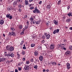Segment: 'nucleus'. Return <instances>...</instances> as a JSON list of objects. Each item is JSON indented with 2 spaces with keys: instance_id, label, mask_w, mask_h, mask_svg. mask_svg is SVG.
I'll list each match as a JSON object with an SVG mask.
<instances>
[{
  "instance_id": "f257e3e1",
  "label": "nucleus",
  "mask_w": 72,
  "mask_h": 72,
  "mask_svg": "<svg viewBox=\"0 0 72 72\" xmlns=\"http://www.w3.org/2000/svg\"><path fill=\"white\" fill-rule=\"evenodd\" d=\"M6 49L9 51H13L14 50V47L12 46H7L6 47Z\"/></svg>"
},
{
  "instance_id": "f03ea898",
  "label": "nucleus",
  "mask_w": 72,
  "mask_h": 72,
  "mask_svg": "<svg viewBox=\"0 0 72 72\" xmlns=\"http://www.w3.org/2000/svg\"><path fill=\"white\" fill-rule=\"evenodd\" d=\"M6 18H9V19H12V16L10 15V14H7L6 15Z\"/></svg>"
},
{
  "instance_id": "7ed1b4c3",
  "label": "nucleus",
  "mask_w": 72,
  "mask_h": 72,
  "mask_svg": "<svg viewBox=\"0 0 72 72\" xmlns=\"http://www.w3.org/2000/svg\"><path fill=\"white\" fill-rule=\"evenodd\" d=\"M59 29H57V30H55L53 31V34H55L56 33H59Z\"/></svg>"
},
{
  "instance_id": "20e7f679",
  "label": "nucleus",
  "mask_w": 72,
  "mask_h": 72,
  "mask_svg": "<svg viewBox=\"0 0 72 72\" xmlns=\"http://www.w3.org/2000/svg\"><path fill=\"white\" fill-rule=\"evenodd\" d=\"M30 69V66L28 65H26L24 67L25 70H28Z\"/></svg>"
},
{
  "instance_id": "39448f33",
  "label": "nucleus",
  "mask_w": 72,
  "mask_h": 72,
  "mask_svg": "<svg viewBox=\"0 0 72 72\" xmlns=\"http://www.w3.org/2000/svg\"><path fill=\"white\" fill-rule=\"evenodd\" d=\"M9 35H10V36H15V33L13 32H9Z\"/></svg>"
},
{
  "instance_id": "423d86ee",
  "label": "nucleus",
  "mask_w": 72,
  "mask_h": 72,
  "mask_svg": "<svg viewBox=\"0 0 72 72\" xmlns=\"http://www.w3.org/2000/svg\"><path fill=\"white\" fill-rule=\"evenodd\" d=\"M71 54V52L69 51H68L65 53V54L66 55H69Z\"/></svg>"
},
{
  "instance_id": "0eeeda50",
  "label": "nucleus",
  "mask_w": 72,
  "mask_h": 72,
  "mask_svg": "<svg viewBox=\"0 0 72 72\" xmlns=\"http://www.w3.org/2000/svg\"><path fill=\"white\" fill-rule=\"evenodd\" d=\"M66 65L67 66V69H69L70 68V67H69V66H70V64L69 63H67Z\"/></svg>"
},
{
  "instance_id": "6e6552de",
  "label": "nucleus",
  "mask_w": 72,
  "mask_h": 72,
  "mask_svg": "<svg viewBox=\"0 0 72 72\" xmlns=\"http://www.w3.org/2000/svg\"><path fill=\"white\" fill-rule=\"evenodd\" d=\"M5 60V58H0V63L2 62H4Z\"/></svg>"
},
{
  "instance_id": "1a4fd4ad",
  "label": "nucleus",
  "mask_w": 72,
  "mask_h": 72,
  "mask_svg": "<svg viewBox=\"0 0 72 72\" xmlns=\"http://www.w3.org/2000/svg\"><path fill=\"white\" fill-rule=\"evenodd\" d=\"M39 59L40 61H42L43 60V56H40L39 57Z\"/></svg>"
},
{
  "instance_id": "9d476101",
  "label": "nucleus",
  "mask_w": 72,
  "mask_h": 72,
  "mask_svg": "<svg viewBox=\"0 0 72 72\" xmlns=\"http://www.w3.org/2000/svg\"><path fill=\"white\" fill-rule=\"evenodd\" d=\"M46 37L47 39H49L50 37V35L49 34H48L46 35Z\"/></svg>"
},
{
  "instance_id": "9b49d317",
  "label": "nucleus",
  "mask_w": 72,
  "mask_h": 72,
  "mask_svg": "<svg viewBox=\"0 0 72 72\" xmlns=\"http://www.w3.org/2000/svg\"><path fill=\"white\" fill-rule=\"evenodd\" d=\"M4 23V20H1L0 21V24H3Z\"/></svg>"
},
{
  "instance_id": "f8f14e48",
  "label": "nucleus",
  "mask_w": 72,
  "mask_h": 72,
  "mask_svg": "<svg viewBox=\"0 0 72 72\" xmlns=\"http://www.w3.org/2000/svg\"><path fill=\"white\" fill-rule=\"evenodd\" d=\"M18 7L19 8H21L22 7V8H24V6L22 5L21 4H20L18 5Z\"/></svg>"
},
{
  "instance_id": "ddd939ff",
  "label": "nucleus",
  "mask_w": 72,
  "mask_h": 72,
  "mask_svg": "<svg viewBox=\"0 0 72 72\" xmlns=\"http://www.w3.org/2000/svg\"><path fill=\"white\" fill-rule=\"evenodd\" d=\"M53 22L55 24H56V25H57L58 24V21L55 20Z\"/></svg>"
},
{
  "instance_id": "4468645a",
  "label": "nucleus",
  "mask_w": 72,
  "mask_h": 72,
  "mask_svg": "<svg viewBox=\"0 0 72 72\" xmlns=\"http://www.w3.org/2000/svg\"><path fill=\"white\" fill-rule=\"evenodd\" d=\"M28 2H29L28 1L26 0H25V4L26 5H28Z\"/></svg>"
},
{
  "instance_id": "2eb2a0df",
  "label": "nucleus",
  "mask_w": 72,
  "mask_h": 72,
  "mask_svg": "<svg viewBox=\"0 0 72 72\" xmlns=\"http://www.w3.org/2000/svg\"><path fill=\"white\" fill-rule=\"evenodd\" d=\"M53 48H54V45H51L50 46V49H53Z\"/></svg>"
},
{
  "instance_id": "dca6fc26",
  "label": "nucleus",
  "mask_w": 72,
  "mask_h": 72,
  "mask_svg": "<svg viewBox=\"0 0 72 72\" xmlns=\"http://www.w3.org/2000/svg\"><path fill=\"white\" fill-rule=\"evenodd\" d=\"M39 54V53L37 52V51H36L34 52V55L35 56H37V55Z\"/></svg>"
},
{
  "instance_id": "f3484780",
  "label": "nucleus",
  "mask_w": 72,
  "mask_h": 72,
  "mask_svg": "<svg viewBox=\"0 0 72 72\" xmlns=\"http://www.w3.org/2000/svg\"><path fill=\"white\" fill-rule=\"evenodd\" d=\"M24 30H25V29L24 28H23L22 31L21 32V33H20L21 35H23V34H24Z\"/></svg>"
},
{
  "instance_id": "a211bd4d",
  "label": "nucleus",
  "mask_w": 72,
  "mask_h": 72,
  "mask_svg": "<svg viewBox=\"0 0 72 72\" xmlns=\"http://www.w3.org/2000/svg\"><path fill=\"white\" fill-rule=\"evenodd\" d=\"M67 15L69 16V17H70V16L72 17V13L71 12L69 13Z\"/></svg>"
},
{
  "instance_id": "6ab92c4d",
  "label": "nucleus",
  "mask_w": 72,
  "mask_h": 72,
  "mask_svg": "<svg viewBox=\"0 0 72 72\" xmlns=\"http://www.w3.org/2000/svg\"><path fill=\"white\" fill-rule=\"evenodd\" d=\"M51 63L52 66H54V65H56V64H57V63L55 62H52Z\"/></svg>"
},
{
  "instance_id": "aec40b11",
  "label": "nucleus",
  "mask_w": 72,
  "mask_h": 72,
  "mask_svg": "<svg viewBox=\"0 0 72 72\" xmlns=\"http://www.w3.org/2000/svg\"><path fill=\"white\" fill-rule=\"evenodd\" d=\"M17 2L16 1H15L14 2L13 5L14 6V5H17Z\"/></svg>"
},
{
  "instance_id": "412c9836",
  "label": "nucleus",
  "mask_w": 72,
  "mask_h": 72,
  "mask_svg": "<svg viewBox=\"0 0 72 72\" xmlns=\"http://www.w3.org/2000/svg\"><path fill=\"white\" fill-rule=\"evenodd\" d=\"M37 67H38L37 65H36L34 66V68H35V69H37Z\"/></svg>"
},
{
  "instance_id": "4be33fe9",
  "label": "nucleus",
  "mask_w": 72,
  "mask_h": 72,
  "mask_svg": "<svg viewBox=\"0 0 72 72\" xmlns=\"http://www.w3.org/2000/svg\"><path fill=\"white\" fill-rule=\"evenodd\" d=\"M12 10V8H7V10L8 11H11Z\"/></svg>"
},
{
  "instance_id": "5701e85b",
  "label": "nucleus",
  "mask_w": 72,
  "mask_h": 72,
  "mask_svg": "<svg viewBox=\"0 0 72 72\" xmlns=\"http://www.w3.org/2000/svg\"><path fill=\"white\" fill-rule=\"evenodd\" d=\"M67 22H69L71 21V19L70 18H69L68 19L66 20Z\"/></svg>"
},
{
  "instance_id": "b1692460",
  "label": "nucleus",
  "mask_w": 72,
  "mask_h": 72,
  "mask_svg": "<svg viewBox=\"0 0 72 72\" xmlns=\"http://www.w3.org/2000/svg\"><path fill=\"white\" fill-rule=\"evenodd\" d=\"M14 55L13 53H11V54H10V56L11 57H14Z\"/></svg>"
},
{
  "instance_id": "393cba45",
  "label": "nucleus",
  "mask_w": 72,
  "mask_h": 72,
  "mask_svg": "<svg viewBox=\"0 0 72 72\" xmlns=\"http://www.w3.org/2000/svg\"><path fill=\"white\" fill-rule=\"evenodd\" d=\"M46 8L50 9V5H47L46 7Z\"/></svg>"
},
{
  "instance_id": "a878e982",
  "label": "nucleus",
  "mask_w": 72,
  "mask_h": 72,
  "mask_svg": "<svg viewBox=\"0 0 72 72\" xmlns=\"http://www.w3.org/2000/svg\"><path fill=\"white\" fill-rule=\"evenodd\" d=\"M35 46V44H32L31 45V46L32 48H33V47H34V46Z\"/></svg>"
},
{
  "instance_id": "bb28decb",
  "label": "nucleus",
  "mask_w": 72,
  "mask_h": 72,
  "mask_svg": "<svg viewBox=\"0 0 72 72\" xmlns=\"http://www.w3.org/2000/svg\"><path fill=\"white\" fill-rule=\"evenodd\" d=\"M36 12L37 13H40V11L39 10H36Z\"/></svg>"
},
{
  "instance_id": "cd10ccee",
  "label": "nucleus",
  "mask_w": 72,
  "mask_h": 72,
  "mask_svg": "<svg viewBox=\"0 0 72 72\" xmlns=\"http://www.w3.org/2000/svg\"><path fill=\"white\" fill-rule=\"evenodd\" d=\"M10 30H11V31L12 32L14 31L15 30L14 28H11Z\"/></svg>"
},
{
  "instance_id": "c85d7f7f",
  "label": "nucleus",
  "mask_w": 72,
  "mask_h": 72,
  "mask_svg": "<svg viewBox=\"0 0 72 72\" xmlns=\"http://www.w3.org/2000/svg\"><path fill=\"white\" fill-rule=\"evenodd\" d=\"M60 3H61V1L60 0L58 1L57 4L58 5H60Z\"/></svg>"
},
{
  "instance_id": "c756f323",
  "label": "nucleus",
  "mask_w": 72,
  "mask_h": 72,
  "mask_svg": "<svg viewBox=\"0 0 72 72\" xmlns=\"http://www.w3.org/2000/svg\"><path fill=\"white\" fill-rule=\"evenodd\" d=\"M40 23V22L39 21H37V22H36V24H39Z\"/></svg>"
},
{
  "instance_id": "7c9ffc66",
  "label": "nucleus",
  "mask_w": 72,
  "mask_h": 72,
  "mask_svg": "<svg viewBox=\"0 0 72 72\" xmlns=\"http://www.w3.org/2000/svg\"><path fill=\"white\" fill-rule=\"evenodd\" d=\"M21 54L22 55H24V54H25V52H24V51H22V52L21 53Z\"/></svg>"
},
{
  "instance_id": "2f4dec72",
  "label": "nucleus",
  "mask_w": 72,
  "mask_h": 72,
  "mask_svg": "<svg viewBox=\"0 0 72 72\" xmlns=\"http://www.w3.org/2000/svg\"><path fill=\"white\" fill-rule=\"evenodd\" d=\"M28 28V25H26L25 26V29H27V28Z\"/></svg>"
},
{
  "instance_id": "473e14b6",
  "label": "nucleus",
  "mask_w": 72,
  "mask_h": 72,
  "mask_svg": "<svg viewBox=\"0 0 72 72\" xmlns=\"http://www.w3.org/2000/svg\"><path fill=\"white\" fill-rule=\"evenodd\" d=\"M30 20L31 21H32L33 20V18L32 17H31L30 19Z\"/></svg>"
},
{
  "instance_id": "72a5a7b5",
  "label": "nucleus",
  "mask_w": 72,
  "mask_h": 72,
  "mask_svg": "<svg viewBox=\"0 0 72 72\" xmlns=\"http://www.w3.org/2000/svg\"><path fill=\"white\" fill-rule=\"evenodd\" d=\"M30 62H29V61H26V64H28Z\"/></svg>"
},
{
  "instance_id": "f704fd0d",
  "label": "nucleus",
  "mask_w": 72,
  "mask_h": 72,
  "mask_svg": "<svg viewBox=\"0 0 72 72\" xmlns=\"http://www.w3.org/2000/svg\"><path fill=\"white\" fill-rule=\"evenodd\" d=\"M19 28L20 29H22V26L21 25H20L19 26Z\"/></svg>"
},
{
  "instance_id": "c9c22d12",
  "label": "nucleus",
  "mask_w": 72,
  "mask_h": 72,
  "mask_svg": "<svg viewBox=\"0 0 72 72\" xmlns=\"http://www.w3.org/2000/svg\"><path fill=\"white\" fill-rule=\"evenodd\" d=\"M6 56L8 57H10V54H7L6 55Z\"/></svg>"
},
{
  "instance_id": "e433bc0d",
  "label": "nucleus",
  "mask_w": 72,
  "mask_h": 72,
  "mask_svg": "<svg viewBox=\"0 0 72 72\" xmlns=\"http://www.w3.org/2000/svg\"><path fill=\"white\" fill-rule=\"evenodd\" d=\"M17 1L19 3H22L23 1V0H17Z\"/></svg>"
},
{
  "instance_id": "4c0bfd02",
  "label": "nucleus",
  "mask_w": 72,
  "mask_h": 72,
  "mask_svg": "<svg viewBox=\"0 0 72 72\" xmlns=\"http://www.w3.org/2000/svg\"><path fill=\"white\" fill-rule=\"evenodd\" d=\"M42 38L43 39H45V36L44 35L42 36Z\"/></svg>"
},
{
  "instance_id": "58836bf2",
  "label": "nucleus",
  "mask_w": 72,
  "mask_h": 72,
  "mask_svg": "<svg viewBox=\"0 0 72 72\" xmlns=\"http://www.w3.org/2000/svg\"><path fill=\"white\" fill-rule=\"evenodd\" d=\"M24 42V41L23 40H22L21 41V45H22V44Z\"/></svg>"
},
{
  "instance_id": "ea45409f",
  "label": "nucleus",
  "mask_w": 72,
  "mask_h": 72,
  "mask_svg": "<svg viewBox=\"0 0 72 72\" xmlns=\"http://www.w3.org/2000/svg\"><path fill=\"white\" fill-rule=\"evenodd\" d=\"M58 48H62V46H60V44H58Z\"/></svg>"
},
{
  "instance_id": "a19ab883",
  "label": "nucleus",
  "mask_w": 72,
  "mask_h": 72,
  "mask_svg": "<svg viewBox=\"0 0 72 72\" xmlns=\"http://www.w3.org/2000/svg\"><path fill=\"white\" fill-rule=\"evenodd\" d=\"M34 9V7H33L32 6L30 8V10H32V9Z\"/></svg>"
},
{
  "instance_id": "79ce46f5",
  "label": "nucleus",
  "mask_w": 72,
  "mask_h": 72,
  "mask_svg": "<svg viewBox=\"0 0 72 72\" xmlns=\"http://www.w3.org/2000/svg\"><path fill=\"white\" fill-rule=\"evenodd\" d=\"M33 12L34 13H36V10H33Z\"/></svg>"
},
{
  "instance_id": "37998d69",
  "label": "nucleus",
  "mask_w": 72,
  "mask_h": 72,
  "mask_svg": "<svg viewBox=\"0 0 72 72\" xmlns=\"http://www.w3.org/2000/svg\"><path fill=\"white\" fill-rule=\"evenodd\" d=\"M69 49L70 50H72V46H70L69 47Z\"/></svg>"
},
{
  "instance_id": "c03bdc74",
  "label": "nucleus",
  "mask_w": 72,
  "mask_h": 72,
  "mask_svg": "<svg viewBox=\"0 0 72 72\" xmlns=\"http://www.w3.org/2000/svg\"><path fill=\"white\" fill-rule=\"evenodd\" d=\"M19 11L20 12H22V9H21V8H19Z\"/></svg>"
},
{
  "instance_id": "a18cd8bd",
  "label": "nucleus",
  "mask_w": 72,
  "mask_h": 72,
  "mask_svg": "<svg viewBox=\"0 0 72 72\" xmlns=\"http://www.w3.org/2000/svg\"><path fill=\"white\" fill-rule=\"evenodd\" d=\"M22 49H24V50H26V47H22Z\"/></svg>"
},
{
  "instance_id": "49530a36",
  "label": "nucleus",
  "mask_w": 72,
  "mask_h": 72,
  "mask_svg": "<svg viewBox=\"0 0 72 72\" xmlns=\"http://www.w3.org/2000/svg\"><path fill=\"white\" fill-rule=\"evenodd\" d=\"M41 42L42 43H44V42H45V40H42Z\"/></svg>"
},
{
  "instance_id": "de8ad7c7",
  "label": "nucleus",
  "mask_w": 72,
  "mask_h": 72,
  "mask_svg": "<svg viewBox=\"0 0 72 72\" xmlns=\"http://www.w3.org/2000/svg\"><path fill=\"white\" fill-rule=\"evenodd\" d=\"M24 18H26L27 17V15H24Z\"/></svg>"
},
{
  "instance_id": "09e8293b",
  "label": "nucleus",
  "mask_w": 72,
  "mask_h": 72,
  "mask_svg": "<svg viewBox=\"0 0 72 72\" xmlns=\"http://www.w3.org/2000/svg\"><path fill=\"white\" fill-rule=\"evenodd\" d=\"M31 62H33V59H32L30 60Z\"/></svg>"
},
{
  "instance_id": "8fccbe9b",
  "label": "nucleus",
  "mask_w": 72,
  "mask_h": 72,
  "mask_svg": "<svg viewBox=\"0 0 72 72\" xmlns=\"http://www.w3.org/2000/svg\"><path fill=\"white\" fill-rule=\"evenodd\" d=\"M64 42H67V40L66 39H64L63 40Z\"/></svg>"
},
{
  "instance_id": "3c124183",
  "label": "nucleus",
  "mask_w": 72,
  "mask_h": 72,
  "mask_svg": "<svg viewBox=\"0 0 72 72\" xmlns=\"http://www.w3.org/2000/svg\"><path fill=\"white\" fill-rule=\"evenodd\" d=\"M42 3V1H40L39 2V4H41V3Z\"/></svg>"
},
{
  "instance_id": "603ef678",
  "label": "nucleus",
  "mask_w": 72,
  "mask_h": 72,
  "mask_svg": "<svg viewBox=\"0 0 72 72\" xmlns=\"http://www.w3.org/2000/svg\"><path fill=\"white\" fill-rule=\"evenodd\" d=\"M68 10H69V9L70 8V6H68L67 7Z\"/></svg>"
},
{
  "instance_id": "864d4df0",
  "label": "nucleus",
  "mask_w": 72,
  "mask_h": 72,
  "mask_svg": "<svg viewBox=\"0 0 72 72\" xmlns=\"http://www.w3.org/2000/svg\"><path fill=\"white\" fill-rule=\"evenodd\" d=\"M17 55L18 56V57H20V55L19 54H18V53H17Z\"/></svg>"
},
{
  "instance_id": "5fc2aeb1",
  "label": "nucleus",
  "mask_w": 72,
  "mask_h": 72,
  "mask_svg": "<svg viewBox=\"0 0 72 72\" xmlns=\"http://www.w3.org/2000/svg\"><path fill=\"white\" fill-rule=\"evenodd\" d=\"M6 40H10L9 39L8 37H7L6 39Z\"/></svg>"
},
{
  "instance_id": "6e6d98bb",
  "label": "nucleus",
  "mask_w": 72,
  "mask_h": 72,
  "mask_svg": "<svg viewBox=\"0 0 72 72\" xmlns=\"http://www.w3.org/2000/svg\"><path fill=\"white\" fill-rule=\"evenodd\" d=\"M33 24H35L36 23V21H33Z\"/></svg>"
},
{
  "instance_id": "4d7b16f0",
  "label": "nucleus",
  "mask_w": 72,
  "mask_h": 72,
  "mask_svg": "<svg viewBox=\"0 0 72 72\" xmlns=\"http://www.w3.org/2000/svg\"><path fill=\"white\" fill-rule=\"evenodd\" d=\"M25 60V58H22V60H23V61H24Z\"/></svg>"
},
{
  "instance_id": "13d9d810",
  "label": "nucleus",
  "mask_w": 72,
  "mask_h": 72,
  "mask_svg": "<svg viewBox=\"0 0 72 72\" xmlns=\"http://www.w3.org/2000/svg\"><path fill=\"white\" fill-rule=\"evenodd\" d=\"M35 10H38V9H37V7H36L35 8Z\"/></svg>"
},
{
  "instance_id": "bf43d9fd",
  "label": "nucleus",
  "mask_w": 72,
  "mask_h": 72,
  "mask_svg": "<svg viewBox=\"0 0 72 72\" xmlns=\"http://www.w3.org/2000/svg\"><path fill=\"white\" fill-rule=\"evenodd\" d=\"M66 19V17L65 16H63V19Z\"/></svg>"
},
{
  "instance_id": "052dcab7",
  "label": "nucleus",
  "mask_w": 72,
  "mask_h": 72,
  "mask_svg": "<svg viewBox=\"0 0 72 72\" xmlns=\"http://www.w3.org/2000/svg\"><path fill=\"white\" fill-rule=\"evenodd\" d=\"M69 29L70 30H72V27H70L69 28Z\"/></svg>"
},
{
  "instance_id": "680f3d73",
  "label": "nucleus",
  "mask_w": 72,
  "mask_h": 72,
  "mask_svg": "<svg viewBox=\"0 0 72 72\" xmlns=\"http://www.w3.org/2000/svg\"><path fill=\"white\" fill-rule=\"evenodd\" d=\"M33 0H30L29 1L30 3H31V2H32V1H33Z\"/></svg>"
},
{
  "instance_id": "e2e57ef3",
  "label": "nucleus",
  "mask_w": 72,
  "mask_h": 72,
  "mask_svg": "<svg viewBox=\"0 0 72 72\" xmlns=\"http://www.w3.org/2000/svg\"><path fill=\"white\" fill-rule=\"evenodd\" d=\"M19 71H21V68H19Z\"/></svg>"
},
{
  "instance_id": "0e129e2a",
  "label": "nucleus",
  "mask_w": 72,
  "mask_h": 72,
  "mask_svg": "<svg viewBox=\"0 0 72 72\" xmlns=\"http://www.w3.org/2000/svg\"><path fill=\"white\" fill-rule=\"evenodd\" d=\"M15 72H18V70L17 69H15Z\"/></svg>"
},
{
  "instance_id": "69168bd1",
  "label": "nucleus",
  "mask_w": 72,
  "mask_h": 72,
  "mask_svg": "<svg viewBox=\"0 0 72 72\" xmlns=\"http://www.w3.org/2000/svg\"><path fill=\"white\" fill-rule=\"evenodd\" d=\"M27 24H29V22H28V21H27V22H26Z\"/></svg>"
},
{
  "instance_id": "338daca9",
  "label": "nucleus",
  "mask_w": 72,
  "mask_h": 72,
  "mask_svg": "<svg viewBox=\"0 0 72 72\" xmlns=\"http://www.w3.org/2000/svg\"><path fill=\"white\" fill-rule=\"evenodd\" d=\"M59 48H59L58 47H57V49H58L59 50Z\"/></svg>"
},
{
  "instance_id": "774afa93",
  "label": "nucleus",
  "mask_w": 72,
  "mask_h": 72,
  "mask_svg": "<svg viewBox=\"0 0 72 72\" xmlns=\"http://www.w3.org/2000/svg\"><path fill=\"white\" fill-rule=\"evenodd\" d=\"M45 71H46V70H45V69H43V72H45Z\"/></svg>"
}]
</instances>
